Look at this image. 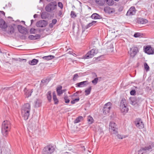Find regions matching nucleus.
<instances>
[{"mask_svg": "<svg viewBox=\"0 0 154 154\" xmlns=\"http://www.w3.org/2000/svg\"><path fill=\"white\" fill-rule=\"evenodd\" d=\"M11 128L10 122L7 120L4 121L2 124L1 132L4 137H6L8 134Z\"/></svg>", "mask_w": 154, "mask_h": 154, "instance_id": "nucleus-1", "label": "nucleus"}, {"mask_svg": "<svg viewBox=\"0 0 154 154\" xmlns=\"http://www.w3.org/2000/svg\"><path fill=\"white\" fill-rule=\"evenodd\" d=\"M54 150L55 149L52 146L49 145L44 148L42 152L43 154H51Z\"/></svg>", "mask_w": 154, "mask_h": 154, "instance_id": "nucleus-2", "label": "nucleus"}, {"mask_svg": "<svg viewBox=\"0 0 154 154\" xmlns=\"http://www.w3.org/2000/svg\"><path fill=\"white\" fill-rule=\"evenodd\" d=\"M57 6V4L56 2H51L46 6L45 9L46 11L50 12L54 10Z\"/></svg>", "mask_w": 154, "mask_h": 154, "instance_id": "nucleus-3", "label": "nucleus"}, {"mask_svg": "<svg viewBox=\"0 0 154 154\" xmlns=\"http://www.w3.org/2000/svg\"><path fill=\"white\" fill-rule=\"evenodd\" d=\"M109 129L111 133L115 134H118V129L116 127V125L114 122H110Z\"/></svg>", "mask_w": 154, "mask_h": 154, "instance_id": "nucleus-4", "label": "nucleus"}, {"mask_svg": "<svg viewBox=\"0 0 154 154\" xmlns=\"http://www.w3.org/2000/svg\"><path fill=\"white\" fill-rule=\"evenodd\" d=\"M96 54L97 53L96 49L93 48L84 56V58L86 59H88L92 58L95 54Z\"/></svg>", "mask_w": 154, "mask_h": 154, "instance_id": "nucleus-5", "label": "nucleus"}, {"mask_svg": "<svg viewBox=\"0 0 154 154\" xmlns=\"http://www.w3.org/2000/svg\"><path fill=\"white\" fill-rule=\"evenodd\" d=\"M150 146H146L144 147H142L140 150L138 151V154H148L151 150Z\"/></svg>", "mask_w": 154, "mask_h": 154, "instance_id": "nucleus-6", "label": "nucleus"}, {"mask_svg": "<svg viewBox=\"0 0 154 154\" xmlns=\"http://www.w3.org/2000/svg\"><path fill=\"white\" fill-rule=\"evenodd\" d=\"M112 105L111 103L110 102H108L105 104L103 109V112L104 114H106L109 112Z\"/></svg>", "mask_w": 154, "mask_h": 154, "instance_id": "nucleus-7", "label": "nucleus"}, {"mask_svg": "<svg viewBox=\"0 0 154 154\" xmlns=\"http://www.w3.org/2000/svg\"><path fill=\"white\" fill-rule=\"evenodd\" d=\"M138 51V49L137 47H133L130 49L128 53L131 57L134 58Z\"/></svg>", "mask_w": 154, "mask_h": 154, "instance_id": "nucleus-8", "label": "nucleus"}, {"mask_svg": "<svg viewBox=\"0 0 154 154\" xmlns=\"http://www.w3.org/2000/svg\"><path fill=\"white\" fill-rule=\"evenodd\" d=\"M136 126L139 129H142L144 128V124L140 118L137 119L134 121Z\"/></svg>", "mask_w": 154, "mask_h": 154, "instance_id": "nucleus-9", "label": "nucleus"}, {"mask_svg": "<svg viewBox=\"0 0 154 154\" xmlns=\"http://www.w3.org/2000/svg\"><path fill=\"white\" fill-rule=\"evenodd\" d=\"M47 21L42 20L38 21L36 24V25L38 27H45L48 24Z\"/></svg>", "mask_w": 154, "mask_h": 154, "instance_id": "nucleus-10", "label": "nucleus"}, {"mask_svg": "<svg viewBox=\"0 0 154 154\" xmlns=\"http://www.w3.org/2000/svg\"><path fill=\"white\" fill-rule=\"evenodd\" d=\"M145 52L149 55L153 54H154V49L150 45H147L144 48Z\"/></svg>", "mask_w": 154, "mask_h": 154, "instance_id": "nucleus-11", "label": "nucleus"}, {"mask_svg": "<svg viewBox=\"0 0 154 154\" xmlns=\"http://www.w3.org/2000/svg\"><path fill=\"white\" fill-rule=\"evenodd\" d=\"M23 91L25 97L28 98L31 95L33 91V89H28L26 87L24 88Z\"/></svg>", "mask_w": 154, "mask_h": 154, "instance_id": "nucleus-12", "label": "nucleus"}, {"mask_svg": "<svg viewBox=\"0 0 154 154\" xmlns=\"http://www.w3.org/2000/svg\"><path fill=\"white\" fill-rule=\"evenodd\" d=\"M17 28L19 31L21 33L26 35L28 33L27 29L21 25H18Z\"/></svg>", "mask_w": 154, "mask_h": 154, "instance_id": "nucleus-13", "label": "nucleus"}, {"mask_svg": "<svg viewBox=\"0 0 154 154\" xmlns=\"http://www.w3.org/2000/svg\"><path fill=\"white\" fill-rule=\"evenodd\" d=\"M136 9L134 6L131 7L128 11L126 14V15L130 16L134 15L136 13Z\"/></svg>", "mask_w": 154, "mask_h": 154, "instance_id": "nucleus-14", "label": "nucleus"}, {"mask_svg": "<svg viewBox=\"0 0 154 154\" xmlns=\"http://www.w3.org/2000/svg\"><path fill=\"white\" fill-rule=\"evenodd\" d=\"M8 26L5 21L2 19H0V28L4 31H6Z\"/></svg>", "mask_w": 154, "mask_h": 154, "instance_id": "nucleus-15", "label": "nucleus"}, {"mask_svg": "<svg viewBox=\"0 0 154 154\" xmlns=\"http://www.w3.org/2000/svg\"><path fill=\"white\" fill-rule=\"evenodd\" d=\"M104 12L109 14L113 13L115 12V10L113 8H110L109 6H106L104 8Z\"/></svg>", "mask_w": 154, "mask_h": 154, "instance_id": "nucleus-16", "label": "nucleus"}, {"mask_svg": "<svg viewBox=\"0 0 154 154\" xmlns=\"http://www.w3.org/2000/svg\"><path fill=\"white\" fill-rule=\"evenodd\" d=\"M30 111H21V115L25 120H27L29 116Z\"/></svg>", "mask_w": 154, "mask_h": 154, "instance_id": "nucleus-17", "label": "nucleus"}, {"mask_svg": "<svg viewBox=\"0 0 154 154\" xmlns=\"http://www.w3.org/2000/svg\"><path fill=\"white\" fill-rule=\"evenodd\" d=\"M15 24H12V25H9L8 26V33L9 34H12L14 32V26Z\"/></svg>", "mask_w": 154, "mask_h": 154, "instance_id": "nucleus-18", "label": "nucleus"}, {"mask_svg": "<svg viewBox=\"0 0 154 154\" xmlns=\"http://www.w3.org/2000/svg\"><path fill=\"white\" fill-rule=\"evenodd\" d=\"M31 110V105L30 104L28 103H26L24 104L23 106L21 111H30Z\"/></svg>", "mask_w": 154, "mask_h": 154, "instance_id": "nucleus-19", "label": "nucleus"}, {"mask_svg": "<svg viewBox=\"0 0 154 154\" xmlns=\"http://www.w3.org/2000/svg\"><path fill=\"white\" fill-rule=\"evenodd\" d=\"M120 110L121 112L124 115L127 113L128 111L129 108L127 106H120Z\"/></svg>", "mask_w": 154, "mask_h": 154, "instance_id": "nucleus-20", "label": "nucleus"}, {"mask_svg": "<svg viewBox=\"0 0 154 154\" xmlns=\"http://www.w3.org/2000/svg\"><path fill=\"white\" fill-rule=\"evenodd\" d=\"M148 22L147 20L142 18H138L137 19V22L140 24L146 23Z\"/></svg>", "mask_w": 154, "mask_h": 154, "instance_id": "nucleus-21", "label": "nucleus"}, {"mask_svg": "<svg viewBox=\"0 0 154 154\" xmlns=\"http://www.w3.org/2000/svg\"><path fill=\"white\" fill-rule=\"evenodd\" d=\"M88 84V81H84L76 84V87H82Z\"/></svg>", "mask_w": 154, "mask_h": 154, "instance_id": "nucleus-22", "label": "nucleus"}, {"mask_svg": "<svg viewBox=\"0 0 154 154\" xmlns=\"http://www.w3.org/2000/svg\"><path fill=\"white\" fill-rule=\"evenodd\" d=\"M41 37V35L38 34H36L35 35H29L28 36L29 38L31 40H35L39 39Z\"/></svg>", "mask_w": 154, "mask_h": 154, "instance_id": "nucleus-23", "label": "nucleus"}, {"mask_svg": "<svg viewBox=\"0 0 154 154\" xmlns=\"http://www.w3.org/2000/svg\"><path fill=\"white\" fill-rule=\"evenodd\" d=\"M91 18L93 19H101L102 18L101 16L97 13H94L91 16Z\"/></svg>", "mask_w": 154, "mask_h": 154, "instance_id": "nucleus-24", "label": "nucleus"}, {"mask_svg": "<svg viewBox=\"0 0 154 154\" xmlns=\"http://www.w3.org/2000/svg\"><path fill=\"white\" fill-rule=\"evenodd\" d=\"M49 17V14L45 12H43L41 14V17L43 19H46Z\"/></svg>", "mask_w": 154, "mask_h": 154, "instance_id": "nucleus-25", "label": "nucleus"}, {"mask_svg": "<svg viewBox=\"0 0 154 154\" xmlns=\"http://www.w3.org/2000/svg\"><path fill=\"white\" fill-rule=\"evenodd\" d=\"M55 56L53 55H48L47 56H44L42 57V58L44 60L47 61L49 60L54 59Z\"/></svg>", "mask_w": 154, "mask_h": 154, "instance_id": "nucleus-26", "label": "nucleus"}, {"mask_svg": "<svg viewBox=\"0 0 154 154\" xmlns=\"http://www.w3.org/2000/svg\"><path fill=\"white\" fill-rule=\"evenodd\" d=\"M38 62V60L33 59L31 60H29V64L31 65H36Z\"/></svg>", "mask_w": 154, "mask_h": 154, "instance_id": "nucleus-27", "label": "nucleus"}, {"mask_svg": "<svg viewBox=\"0 0 154 154\" xmlns=\"http://www.w3.org/2000/svg\"><path fill=\"white\" fill-rule=\"evenodd\" d=\"M96 3L100 6H103L105 3V0H95Z\"/></svg>", "mask_w": 154, "mask_h": 154, "instance_id": "nucleus-28", "label": "nucleus"}, {"mask_svg": "<svg viewBox=\"0 0 154 154\" xmlns=\"http://www.w3.org/2000/svg\"><path fill=\"white\" fill-rule=\"evenodd\" d=\"M53 98L54 102L55 104H57L59 103V101L57 99L55 93L54 91L53 92Z\"/></svg>", "mask_w": 154, "mask_h": 154, "instance_id": "nucleus-29", "label": "nucleus"}, {"mask_svg": "<svg viewBox=\"0 0 154 154\" xmlns=\"http://www.w3.org/2000/svg\"><path fill=\"white\" fill-rule=\"evenodd\" d=\"M57 22V20L56 19H53L52 20L51 23L49 24V27L51 28H52L54 27V25Z\"/></svg>", "mask_w": 154, "mask_h": 154, "instance_id": "nucleus-30", "label": "nucleus"}, {"mask_svg": "<svg viewBox=\"0 0 154 154\" xmlns=\"http://www.w3.org/2000/svg\"><path fill=\"white\" fill-rule=\"evenodd\" d=\"M62 86H60L57 87V95H60L61 94L63 93L62 90Z\"/></svg>", "mask_w": 154, "mask_h": 154, "instance_id": "nucleus-31", "label": "nucleus"}, {"mask_svg": "<svg viewBox=\"0 0 154 154\" xmlns=\"http://www.w3.org/2000/svg\"><path fill=\"white\" fill-rule=\"evenodd\" d=\"M83 119V117L82 116H79L78 117L76 118V119L74 121V123H77Z\"/></svg>", "mask_w": 154, "mask_h": 154, "instance_id": "nucleus-32", "label": "nucleus"}, {"mask_svg": "<svg viewBox=\"0 0 154 154\" xmlns=\"http://www.w3.org/2000/svg\"><path fill=\"white\" fill-rule=\"evenodd\" d=\"M127 105L126 100L125 98H123L121 101L120 106H124Z\"/></svg>", "mask_w": 154, "mask_h": 154, "instance_id": "nucleus-33", "label": "nucleus"}, {"mask_svg": "<svg viewBox=\"0 0 154 154\" xmlns=\"http://www.w3.org/2000/svg\"><path fill=\"white\" fill-rule=\"evenodd\" d=\"M47 97L48 101L50 102L51 100V91H48L47 93Z\"/></svg>", "mask_w": 154, "mask_h": 154, "instance_id": "nucleus-34", "label": "nucleus"}, {"mask_svg": "<svg viewBox=\"0 0 154 154\" xmlns=\"http://www.w3.org/2000/svg\"><path fill=\"white\" fill-rule=\"evenodd\" d=\"M41 102L38 99H37L35 103V107H38L41 105Z\"/></svg>", "mask_w": 154, "mask_h": 154, "instance_id": "nucleus-35", "label": "nucleus"}, {"mask_svg": "<svg viewBox=\"0 0 154 154\" xmlns=\"http://www.w3.org/2000/svg\"><path fill=\"white\" fill-rule=\"evenodd\" d=\"M87 121L88 124H92L94 121V119L90 116H89L88 117Z\"/></svg>", "mask_w": 154, "mask_h": 154, "instance_id": "nucleus-36", "label": "nucleus"}, {"mask_svg": "<svg viewBox=\"0 0 154 154\" xmlns=\"http://www.w3.org/2000/svg\"><path fill=\"white\" fill-rule=\"evenodd\" d=\"M91 87L90 86L88 88H87L85 91V95L87 96L89 95L91 93Z\"/></svg>", "mask_w": 154, "mask_h": 154, "instance_id": "nucleus-37", "label": "nucleus"}, {"mask_svg": "<svg viewBox=\"0 0 154 154\" xmlns=\"http://www.w3.org/2000/svg\"><path fill=\"white\" fill-rule=\"evenodd\" d=\"M106 4L109 6H112L114 4V1L113 0H105Z\"/></svg>", "mask_w": 154, "mask_h": 154, "instance_id": "nucleus-38", "label": "nucleus"}, {"mask_svg": "<svg viewBox=\"0 0 154 154\" xmlns=\"http://www.w3.org/2000/svg\"><path fill=\"white\" fill-rule=\"evenodd\" d=\"M137 103L136 101V99L135 98H132L131 99V103L132 105H135Z\"/></svg>", "mask_w": 154, "mask_h": 154, "instance_id": "nucleus-39", "label": "nucleus"}, {"mask_svg": "<svg viewBox=\"0 0 154 154\" xmlns=\"http://www.w3.org/2000/svg\"><path fill=\"white\" fill-rule=\"evenodd\" d=\"M144 68L145 69L146 71H148L149 70V67L147 63L146 62H145L144 63Z\"/></svg>", "mask_w": 154, "mask_h": 154, "instance_id": "nucleus-40", "label": "nucleus"}, {"mask_svg": "<svg viewBox=\"0 0 154 154\" xmlns=\"http://www.w3.org/2000/svg\"><path fill=\"white\" fill-rule=\"evenodd\" d=\"M107 49L109 50V51L112 52L113 51V45L111 44L107 47Z\"/></svg>", "mask_w": 154, "mask_h": 154, "instance_id": "nucleus-41", "label": "nucleus"}, {"mask_svg": "<svg viewBox=\"0 0 154 154\" xmlns=\"http://www.w3.org/2000/svg\"><path fill=\"white\" fill-rule=\"evenodd\" d=\"M64 99L66 103H68L69 102V97L67 95H64Z\"/></svg>", "mask_w": 154, "mask_h": 154, "instance_id": "nucleus-42", "label": "nucleus"}, {"mask_svg": "<svg viewBox=\"0 0 154 154\" xmlns=\"http://www.w3.org/2000/svg\"><path fill=\"white\" fill-rule=\"evenodd\" d=\"M70 16L71 18H75L77 16L75 13L74 11H72L71 12Z\"/></svg>", "mask_w": 154, "mask_h": 154, "instance_id": "nucleus-43", "label": "nucleus"}, {"mask_svg": "<svg viewBox=\"0 0 154 154\" xmlns=\"http://www.w3.org/2000/svg\"><path fill=\"white\" fill-rule=\"evenodd\" d=\"M79 75H78L77 74H75L73 75V81H75L78 78Z\"/></svg>", "mask_w": 154, "mask_h": 154, "instance_id": "nucleus-44", "label": "nucleus"}, {"mask_svg": "<svg viewBox=\"0 0 154 154\" xmlns=\"http://www.w3.org/2000/svg\"><path fill=\"white\" fill-rule=\"evenodd\" d=\"M98 78H96L92 81V83L94 85L97 84L98 82Z\"/></svg>", "mask_w": 154, "mask_h": 154, "instance_id": "nucleus-45", "label": "nucleus"}, {"mask_svg": "<svg viewBox=\"0 0 154 154\" xmlns=\"http://www.w3.org/2000/svg\"><path fill=\"white\" fill-rule=\"evenodd\" d=\"M134 36L135 38L139 37L141 36V34L139 32H137L134 33Z\"/></svg>", "mask_w": 154, "mask_h": 154, "instance_id": "nucleus-46", "label": "nucleus"}, {"mask_svg": "<svg viewBox=\"0 0 154 154\" xmlns=\"http://www.w3.org/2000/svg\"><path fill=\"white\" fill-rule=\"evenodd\" d=\"M130 94L131 95H134L136 94V91L135 90H133L131 91Z\"/></svg>", "mask_w": 154, "mask_h": 154, "instance_id": "nucleus-47", "label": "nucleus"}, {"mask_svg": "<svg viewBox=\"0 0 154 154\" xmlns=\"http://www.w3.org/2000/svg\"><path fill=\"white\" fill-rule=\"evenodd\" d=\"M36 30L34 28H31L30 30V32L31 34L35 33V31Z\"/></svg>", "mask_w": 154, "mask_h": 154, "instance_id": "nucleus-48", "label": "nucleus"}, {"mask_svg": "<svg viewBox=\"0 0 154 154\" xmlns=\"http://www.w3.org/2000/svg\"><path fill=\"white\" fill-rule=\"evenodd\" d=\"M58 6L60 8L62 9L63 7V6L62 3L60 2H59L58 3Z\"/></svg>", "mask_w": 154, "mask_h": 154, "instance_id": "nucleus-49", "label": "nucleus"}, {"mask_svg": "<svg viewBox=\"0 0 154 154\" xmlns=\"http://www.w3.org/2000/svg\"><path fill=\"white\" fill-rule=\"evenodd\" d=\"M79 91H77L75 93H74L72 95V96H75L77 97L78 96V94L79 93Z\"/></svg>", "mask_w": 154, "mask_h": 154, "instance_id": "nucleus-50", "label": "nucleus"}, {"mask_svg": "<svg viewBox=\"0 0 154 154\" xmlns=\"http://www.w3.org/2000/svg\"><path fill=\"white\" fill-rule=\"evenodd\" d=\"M92 26V24H91V23H89L86 26H85V28L86 29H87L89 28L90 26Z\"/></svg>", "mask_w": 154, "mask_h": 154, "instance_id": "nucleus-51", "label": "nucleus"}, {"mask_svg": "<svg viewBox=\"0 0 154 154\" xmlns=\"http://www.w3.org/2000/svg\"><path fill=\"white\" fill-rule=\"evenodd\" d=\"M149 146H150L151 147V150H152L151 149H152V148L154 147V142H151V145Z\"/></svg>", "mask_w": 154, "mask_h": 154, "instance_id": "nucleus-52", "label": "nucleus"}, {"mask_svg": "<svg viewBox=\"0 0 154 154\" xmlns=\"http://www.w3.org/2000/svg\"><path fill=\"white\" fill-rule=\"evenodd\" d=\"M11 88V87H5L3 88V90H5L6 91H7L10 90Z\"/></svg>", "mask_w": 154, "mask_h": 154, "instance_id": "nucleus-53", "label": "nucleus"}, {"mask_svg": "<svg viewBox=\"0 0 154 154\" xmlns=\"http://www.w3.org/2000/svg\"><path fill=\"white\" fill-rule=\"evenodd\" d=\"M97 22L96 21H94V20L92 21L91 22L92 24V26L94 25H95V24L97 23Z\"/></svg>", "mask_w": 154, "mask_h": 154, "instance_id": "nucleus-54", "label": "nucleus"}, {"mask_svg": "<svg viewBox=\"0 0 154 154\" xmlns=\"http://www.w3.org/2000/svg\"><path fill=\"white\" fill-rule=\"evenodd\" d=\"M73 100H74V101L75 102H77L78 101H79V98L78 97V98L75 99H74Z\"/></svg>", "mask_w": 154, "mask_h": 154, "instance_id": "nucleus-55", "label": "nucleus"}, {"mask_svg": "<svg viewBox=\"0 0 154 154\" xmlns=\"http://www.w3.org/2000/svg\"><path fill=\"white\" fill-rule=\"evenodd\" d=\"M117 137L119 139H122L123 138V137L119 134L117 135Z\"/></svg>", "mask_w": 154, "mask_h": 154, "instance_id": "nucleus-56", "label": "nucleus"}, {"mask_svg": "<svg viewBox=\"0 0 154 154\" xmlns=\"http://www.w3.org/2000/svg\"><path fill=\"white\" fill-rule=\"evenodd\" d=\"M62 11H59V12L58 14V16H60L62 14Z\"/></svg>", "mask_w": 154, "mask_h": 154, "instance_id": "nucleus-57", "label": "nucleus"}, {"mask_svg": "<svg viewBox=\"0 0 154 154\" xmlns=\"http://www.w3.org/2000/svg\"><path fill=\"white\" fill-rule=\"evenodd\" d=\"M70 54H72L74 56H75V57L76 56V54L72 52V53H70Z\"/></svg>", "mask_w": 154, "mask_h": 154, "instance_id": "nucleus-58", "label": "nucleus"}, {"mask_svg": "<svg viewBox=\"0 0 154 154\" xmlns=\"http://www.w3.org/2000/svg\"><path fill=\"white\" fill-rule=\"evenodd\" d=\"M38 17V14H35L33 16V17L34 18H37Z\"/></svg>", "mask_w": 154, "mask_h": 154, "instance_id": "nucleus-59", "label": "nucleus"}, {"mask_svg": "<svg viewBox=\"0 0 154 154\" xmlns=\"http://www.w3.org/2000/svg\"><path fill=\"white\" fill-rule=\"evenodd\" d=\"M71 103L72 104H75V102L74 101V100H73L71 101Z\"/></svg>", "mask_w": 154, "mask_h": 154, "instance_id": "nucleus-60", "label": "nucleus"}, {"mask_svg": "<svg viewBox=\"0 0 154 154\" xmlns=\"http://www.w3.org/2000/svg\"><path fill=\"white\" fill-rule=\"evenodd\" d=\"M0 12H1L2 14H3L4 15H5V13L4 12V11H0Z\"/></svg>", "mask_w": 154, "mask_h": 154, "instance_id": "nucleus-61", "label": "nucleus"}, {"mask_svg": "<svg viewBox=\"0 0 154 154\" xmlns=\"http://www.w3.org/2000/svg\"><path fill=\"white\" fill-rule=\"evenodd\" d=\"M33 21H34V20H31V25H32V23H33Z\"/></svg>", "mask_w": 154, "mask_h": 154, "instance_id": "nucleus-62", "label": "nucleus"}, {"mask_svg": "<svg viewBox=\"0 0 154 154\" xmlns=\"http://www.w3.org/2000/svg\"><path fill=\"white\" fill-rule=\"evenodd\" d=\"M22 60L24 61V62H26V59H23Z\"/></svg>", "mask_w": 154, "mask_h": 154, "instance_id": "nucleus-63", "label": "nucleus"}, {"mask_svg": "<svg viewBox=\"0 0 154 154\" xmlns=\"http://www.w3.org/2000/svg\"><path fill=\"white\" fill-rule=\"evenodd\" d=\"M139 63H137V66H139Z\"/></svg>", "mask_w": 154, "mask_h": 154, "instance_id": "nucleus-64", "label": "nucleus"}]
</instances>
